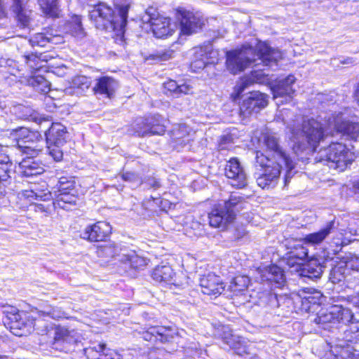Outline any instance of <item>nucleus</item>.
I'll use <instances>...</instances> for the list:
<instances>
[{
  "label": "nucleus",
  "mask_w": 359,
  "mask_h": 359,
  "mask_svg": "<svg viewBox=\"0 0 359 359\" xmlns=\"http://www.w3.org/2000/svg\"><path fill=\"white\" fill-rule=\"evenodd\" d=\"M294 146L293 149L304 150L305 142L316 149L318 143L328 135L341 134L351 139L356 140L359 136V123L346 120L341 113L332 114L327 121L326 126L313 119L304 120L300 128L292 130Z\"/></svg>",
  "instance_id": "1"
},
{
  "label": "nucleus",
  "mask_w": 359,
  "mask_h": 359,
  "mask_svg": "<svg viewBox=\"0 0 359 359\" xmlns=\"http://www.w3.org/2000/svg\"><path fill=\"white\" fill-rule=\"evenodd\" d=\"M282 58V53L270 47L266 42L259 41L256 46L245 44L241 48L226 53L227 69L236 74L248 67L263 66L273 67Z\"/></svg>",
  "instance_id": "2"
},
{
  "label": "nucleus",
  "mask_w": 359,
  "mask_h": 359,
  "mask_svg": "<svg viewBox=\"0 0 359 359\" xmlns=\"http://www.w3.org/2000/svg\"><path fill=\"white\" fill-rule=\"evenodd\" d=\"M130 4L118 5L113 8L105 2L100 1L94 5L90 12V20L96 28L107 30L111 28L117 32L116 39L123 40L128 22Z\"/></svg>",
  "instance_id": "3"
},
{
  "label": "nucleus",
  "mask_w": 359,
  "mask_h": 359,
  "mask_svg": "<svg viewBox=\"0 0 359 359\" xmlns=\"http://www.w3.org/2000/svg\"><path fill=\"white\" fill-rule=\"evenodd\" d=\"M260 158L259 163L260 171L259 176L257 178V183L262 189L273 188L279 179L282 165L284 164L287 168L285 175V184L292 176L294 165L292 158Z\"/></svg>",
  "instance_id": "4"
},
{
  "label": "nucleus",
  "mask_w": 359,
  "mask_h": 359,
  "mask_svg": "<svg viewBox=\"0 0 359 359\" xmlns=\"http://www.w3.org/2000/svg\"><path fill=\"white\" fill-rule=\"evenodd\" d=\"M4 314V325L13 334L24 337L34 331L38 320L32 311L9 305L6 307Z\"/></svg>",
  "instance_id": "5"
},
{
  "label": "nucleus",
  "mask_w": 359,
  "mask_h": 359,
  "mask_svg": "<svg viewBox=\"0 0 359 359\" xmlns=\"http://www.w3.org/2000/svg\"><path fill=\"white\" fill-rule=\"evenodd\" d=\"M243 198L231 195L229 200L216 205L208 214L210 225L215 228L225 229L233 222L236 212L245 208Z\"/></svg>",
  "instance_id": "6"
},
{
  "label": "nucleus",
  "mask_w": 359,
  "mask_h": 359,
  "mask_svg": "<svg viewBox=\"0 0 359 359\" xmlns=\"http://www.w3.org/2000/svg\"><path fill=\"white\" fill-rule=\"evenodd\" d=\"M353 314L349 309L341 305H332L326 311H321L314 322L324 330H330L338 323L346 325L352 321Z\"/></svg>",
  "instance_id": "7"
},
{
  "label": "nucleus",
  "mask_w": 359,
  "mask_h": 359,
  "mask_svg": "<svg viewBox=\"0 0 359 359\" xmlns=\"http://www.w3.org/2000/svg\"><path fill=\"white\" fill-rule=\"evenodd\" d=\"M112 226L106 221H97L86 226L80 237L90 243L106 242L112 234Z\"/></svg>",
  "instance_id": "8"
},
{
  "label": "nucleus",
  "mask_w": 359,
  "mask_h": 359,
  "mask_svg": "<svg viewBox=\"0 0 359 359\" xmlns=\"http://www.w3.org/2000/svg\"><path fill=\"white\" fill-rule=\"evenodd\" d=\"M177 18L180 20L181 36L196 34L202 29L204 25V20L201 16L184 9L177 10Z\"/></svg>",
  "instance_id": "9"
},
{
  "label": "nucleus",
  "mask_w": 359,
  "mask_h": 359,
  "mask_svg": "<svg viewBox=\"0 0 359 359\" xmlns=\"http://www.w3.org/2000/svg\"><path fill=\"white\" fill-rule=\"evenodd\" d=\"M267 95L259 91H252L242 97L240 105V112L243 117H247L253 113H257L266 107Z\"/></svg>",
  "instance_id": "10"
},
{
  "label": "nucleus",
  "mask_w": 359,
  "mask_h": 359,
  "mask_svg": "<svg viewBox=\"0 0 359 359\" xmlns=\"http://www.w3.org/2000/svg\"><path fill=\"white\" fill-rule=\"evenodd\" d=\"M11 135L13 137L15 147L18 149H30L25 146L27 143H43V139L40 132L30 130L26 127L14 128L11 130Z\"/></svg>",
  "instance_id": "11"
},
{
  "label": "nucleus",
  "mask_w": 359,
  "mask_h": 359,
  "mask_svg": "<svg viewBox=\"0 0 359 359\" xmlns=\"http://www.w3.org/2000/svg\"><path fill=\"white\" fill-rule=\"evenodd\" d=\"M118 83L117 81L109 76H102L96 79L93 87V93L95 95H102L103 97L111 99L114 97Z\"/></svg>",
  "instance_id": "12"
},
{
  "label": "nucleus",
  "mask_w": 359,
  "mask_h": 359,
  "mask_svg": "<svg viewBox=\"0 0 359 359\" xmlns=\"http://www.w3.org/2000/svg\"><path fill=\"white\" fill-rule=\"evenodd\" d=\"M201 292L207 295L217 296L224 290V283L221 278L214 273H208L200 279Z\"/></svg>",
  "instance_id": "13"
},
{
  "label": "nucleus",
  "mask_w": 359,
  "mask_h": 359,
  "mask_svg": "<svg viewBox=\"0 0 359 359\" xmlns=\"http://www.w3.org/2000/svg\"><path fill=\"white\" fill-rule=\"evenodd\" d=\"M225 174L231 179L232 186L241 188L246 184V175L238 158H230L225 165Z\"/></svg>",
  "instance_id": "14"
},
{
  "label": "nucleus",
  "mask_w": 359,
  "mask_h": 359,
  "mask_svg": "<svg viewBox=\"0 0 359 359\" xmlns=\"http://www.w3.org/2000/svg\"><path fill=\"white\" fill-rule=\"evenodd\" d=\"M295 77L293 75H289L285 79L278 81V84L272 88L273 98H285V101L281 100L280 103L290 102L294 93L292 86L295 82Z\"/></svg>",
  "instance_id": "15"
},
{
  "label": "nucleus",
  "mask_w": 359,
  "mask_h": 359,
  "mask_svg": "<svg viewBox=\"0 0 359 359\" xmlns=\"http://www.w3.org/2000/svg\"><path fill=\"white\" fill-rule=\"evenodd\" d=\"M324 266L319 259H311L299 271V276L304 281H316L319 279L323 273Z\"/></svg>",
  "instance_id": "16"
},
{
  "label": "nucleus",
  "mask_w": 359,
  "mask_h": 359,
  "mask_svg": "<svg viewBox=\"0 0 359 359\" xmlns=\"http://www.w3.org/2000/svg\"><path fill=\"white\" fill-rule=\"evenodd\" d=\"M77 199L76 194L57 193L50 202L55 209L70 211L76 209Z\"/></svg>",
  "instance_id": "17"
},
{
  "label": "nucleus",
  "mask_w": 359,
  "mask_h": 359,
  "mask_svg": "<svg viewBox=\"0 0 359 359\" xmlns=\"http://www.w3.org/2000/svg\"><path fill=\"white\" fill-rule=\"evenodd\" d=\"M163 92L168 95L179 97L182 95L191 94L193 92V87L187 82L177 83L169 79L163 83Z\"/></svg>",
  "instance_id": "18"
},
{
  "label": "nucleus",
  "mask_w": 359,
  "mask_h": 359,
  "mask_svg": "<svg viewBox=\"0 0 359 359\" xmlns=\"http://www.w3.org/2000/svg\"><path fill=\"white\" fill-rule=\"evenodd\" d=\"M52 348L63 351L65 349V344L69 343L72 339L73 335L72 331L68 328L61 325H55L54 336L53 337Z\"/></svg>",
  "instance_id": "19"
},
{
  "label": "nucleus",
  "mask_w": 359,
  "mask_h": 359,
  "mask_svg": "<svg viewBox=\"0 0 359 359\" xmlns=\"http://www.w3.org/2000/svg\"><path fill=\"white\" fill-rule=\"evenodd\" d=\"M262 280L269 282L276 287L283 286L285 280L283 271L276 265L265 268L262 273Z\"/></svg>",
  "instance_id": "20"
},
{
  "label": "nucleus",
  "mask_w": 359,
  "mask_h": 359,
  "mask_svg": "<svg viewBox=\"0 0 359 359\" xmlns=\"http://www.w3.org/2000/svg\"><path fill=\"white\" fill-rule=\"evenodd\" d=\"M87 359H114V351L107 348L103 343L89 346L84 349Z\"/></svg>",
  "instance_id": "21"
},
{
  "label": "nucleus",
  "mask_w": 359,
  "mask_h": 359,
  "mask_svg": "<svg viewBox=\"0 0 359 359\" xmlns=\"http://www.w3.org/2000/svg\"><path fill=\"white\" fill-rule=\"evenodd\" d=\"M66 127L60 123H53L50 127L45 133L46 141L57 142H66Z\"/></svg>",
  "instance_id": "22"
},
{
  "label": "nucleus",
  "mask_w": 359,
  "mask_h": 359,
  "mask_svg": "<svg viewBox=\"0 0 359 359\" xmlns=\"http://www.w3.org/2000/svg\"><path fill=\"white\" fill-rule=\"evenodd\" d=\"M13 17L16 20L17 26L20 29L27 28L32 21V11L26 8V6L11 8Z\"/></svg>",
  "instance_id": "23"
},
{
  "label": "nucleus",
  "mask_w": 359,
  "mask_h": 359,
  "mask_svg": "<svg viewBox=\"0 0 359 359\" xmlns=\"http://www.w3.org/2000/svg\"><path fill=\"white\" fill-rule=\"evenodd\" d=\"M266 75L263 72L262 69H257L251 72L250 75L237 84L235 87V91L239 96L247 86L252 83H263Z\"/></svg>",
  "instance_id": "24"
},
{
  "label": "nucleus",
  "mask_w": 359,
  "mask_h": 359,
  "mask_svg": "<svg viewBox=\"0 0 359 359\" xmlns=\"http://www.w3.org/2000/svg\"><path fill=\"white\" fill-rule=\"evenodd\" d=\"M38 4L46 17L55 19L61 16L58 0H38Z\"/></svg>",
  "instance_id": "25"
},
{
  "label": "nucleus",
  "mask_w": 359,
  "mask_h": 359,
  "mask_svg": "<svg viewBox=\"0 0 359 359\" xmlns=\"http://www.w3.org/2000/svg\"><path fill=\"white\" fill-rule=\"evenodd\" d=\"M333 227L334 221L328 222L326 226L319 231L306 235L304 238L305 243L311 245L320 244L332 232Z\"/></svg>",
  "instance_id": "26"
},
{
  "label": "nucleus",
  "mask_w": 359,
  "mask_h": 359,
  "mask_svg": "<svg viewBox=\"0 0 359 359\" xmlns=\"http://www.w3.org/2000/svg\"><path fill=\"white\" fill-rule=\"evenodd\" d=\"M20 194L22 198L29 201L36 199L38 201L47 202L50 201L52 199V193L48 190L47 185H46V188L43 189H36L35 191L32 189L22 190Z\"/></svg>",
  "instance_id": "27"
},
{
  "label": "nucleus",
  "mask_w": 359,
  "mask_h": 359,
  "mask_svg": "<svg viewBox=\"0 0 359 359\" xmlns=\"http://www.w3.org/2000/svg\"><path fill=\"white\" fill-rule=\"evenodd\" d=\"M177 29V25L168 17L158 15V39H165L172 36Z\"/></svg>",
  "instance_id": "28"
},
{
  "label": "nucleus",
  "mask_w": 359,
  "mask_h": 359,
  "mask_svg": "<svg viewBox=\"0 0 359 359\" xmlns=\"http://www.w3.org/2000/svg\"><path fill=\"white\" fill-rule=\"evenodd\" d=\"M222 341L230 348L234 350L235 353L238 355H241L245 353V347L243 346L242 341L239 336L234 335L231 332H229L222 337Z\"/></svg>",
  "instance_id": "29"
},
{
  "label": "nucleus",
  "mask_w": 359,
  "mask_h": 359,
  "mask_svg": "<svg viewBox=\"0 0 359 359\" xmlns=\"http://www.w3.org/2000/svg\"><path fill=\"white\" fill-rule=\"evenodd\" d=\"M76 186L75 177L64 175L59 178L57 184V193L74 194Z\"/></svg>",
  "instance_id": "30"
},
{
  "label": "nucleus",
  "mask_w": 359,
  "mask_h": 359,
  "mask_svg": "<svg viewBox=\"0 0 359 359\" xmlns=\"http://www.w3.org/2000/svg\"><path fill=\"white\" fill-rule=\"evenodd\" d=\"M264 142L267 149L279 157H287L285 151L279 145L278 139L274 134L266 133L264 135Z\"/></svg>",
  "instance_id": "31"
},
{
  "label": "nucleus",
  "mask_w": 359,
  "mask_h": 359,
  "mask_svg": "<svg viewBox=\"0 0 359 359\" xmlns=\"http://www.w3.org/2000/svg\"><path fill=\"white\" fill-rule=\"evenodd\" d=\"M324 298L325 297L320 291L309 292L302 297V306L306 311H310L312 305L321 304Z\"/></svg>",
  "instance_id": "32"
},
{
  "label": "nucleus",
  "mask_w": 359,
  "mask_h": 359,
  "mask_svg": "<svg viewBox=\"0 0 359 359\" xmlns=\"http://www.w3.org/2000/svg\"><path fill=\"white\" fill-rule=\"evenodd\" d=\"M210 57H212L208 56V53L203 48H199L196 51V59L191 62V67L194 71L202 69L208 64L215 62Z\"/></svg>",
  "instance_id": "33"
},
{
  "label": "nucleus",
  "mask_w": 359,
  "mask_h": 359,
  "mask_svg": "<svg viewBox=\"0 0 359 359\" xmlns=\"http://www.w3.org/2000/svg\"><path fill=\"white\" fill-rule=\"evenodd\" d=\"M55 326V324L54 323L47 324L38 332L39 344L41 345H47L52 348Z\"/></svg>",
  "instance_id": "34"
},
{
  "label": "nucleus",
  "mask_w": 359,
  "mask_h": 359,
  "mask_svg": "<svg viewBox=\"0 0 359 359\" xmlns=\"http://www.w3.org/2000/svg\"><path fill=\"white\" fill-rule=\"evenodd\" d=\"M174 272L168 265L158 266V283L162 287L174 285Z\"/></svg>",
  "instance_id": "35"
},
{
  "label": "nucleus",
  "mask_w": 359,
  "mask_h": 359,
  "mask_svg": "<svg viewBox=\"0 0 359 359\" xmlns=\"http://www.w3.org/2000/svg\"><path fill=\"white\" fill-rule=\"evenodd\" d=\"M189 132L190 128L186 124H179L170 131V137L174 142L182 144L185 142L184 139L189 135Z\"/></svg>",
  "instance_id": "36"
},
{
  "label": "nucleus",
  "mask_w": 359,
  "mask_h": 359,
  "mask_svg": "<svg viewBox=\"0 0 359 359\" xmlns=\"http://www.w3.org/2000/svg\"><path fill=\"white\" fill-rule=\"evenodd\" d=\"M118 246L115 243H109L97 246L95 253L97 257L111 258L118 254Z\"/></svg>",
  "instance_id": "37"
},
{
  "label": "nucleus",
  "mask_w": 359,
  "mask_h": 359,
  "mask_svg": "<svg viewBox=\"0 0 359 359\" xmlns=\"http://www.w3.org/2000/svg\"><path fill=\"white\" fill-rule=\"evenodd\" d=\"M25 59V67L32 73L39 71L41 68V63L42 60L41 55L36 53H30L23 56Z\"/></svg>",
  "instance_id": "38"
},
{
  "label": "nucleus",
  "mask_w": 359,
  "mask_h": 359,
  "mask_svg": "<svg viewBox=\"0 0 359 359\" xmlns=\"http://www.w3.org/2000/svg\"><path fill=\"white\" fill-rule=\"evenodd\" d=\"M324 162L330 168L337 170L338 172H342L348 165L353 163L352 159L346 161L345 158H320L318 162Z\"/></svg>",
  "instance_id": "39"
},
{
  "label": "nucleus",
  "mask_w": 359,
  "mask_h": 359,
  "mask_svg": "<svg viewBox=\"0 0 359 359\" xmlns=\"http://www.w3.org/2000/svg\"><path fill=\"white\" fill-rule=\"evenodd\" d=\"M67 24L74 35L78 36L83 34L81 15H72Z\"/></svg>",
  "instance_id": "40"
},
{
  "label": "nucleus",
  "mask_w": 359,
  "mask_h": 359,
  "mask_svg": "<svg viewBox=\"0 0 359 359\" xmlns=\"http://www.w3.org/2000/svg\"><path fill=\"white\" fill-rule=\"evenodd\" d=\"M71 85L74 88H79L81 90H88L91 85L90 77L83 75H76L72 77Z\"/></svg>",
  "instance_id": "41"
},
{
  "label": "nucleus",
  "mask_w": 359,
  "mask_h": 359,
  "mask_svg": "<svg viewBox=\"0 0 359 359\" xmlns=\"http://www.w3.org/2000/svg\"><path fill=\"white\" fill-rule=\"evenodd\" d=\"M250 280L246 276H237L229 285L230 290L235 294L245 290L249 284Z\"/></svg>",
  "instance_id": "42"
},
{
  "label": "nucleus",
  "mask_w": 359,
  "mask_h": 359,
  "mask_svg": "<svg viewBox=\"0 0 359 359\" xmlns=\"http://www.w3.org/2000/svg\"><path fill=\"white\" fill-rule=\"evenodd\" d=\"M25 146L30 149L19 150L22 155H27L28 157H36L41 154L43 150V143H27Z\"/></svg>",
  "instance_id": "43"
},
{
  "label": "nucleus",
  "mask_w": 359,
  "mask_h": 359,
  "mask_svg": "<svg viewBox=\"0 0 359 359\" xmlns=\"http://www.w3.org/2000/svg\"><path fill=\"white\" fill-rule=\"evenodd\" d=\"M65 143V142L46 141L48 155L52 157H62L63 151L62 147Z\"/></svg>",
  "instance_id": "44"
},
{
  "label": "nucleus",
  "mask_w": 359,
  "mask_h": 359,
  "mask_svg": "<svg viewBox=\"0 0 359 359\" xmlns=\"http://www.w3.org/2000/svg\"><path fill=\"white\" fill-rule=\"evenodd\" d=\"M234 137L231 133H226L222 135L218 142V150L222 151L233 148Z\"/></svg>",
  "instance_id": "45"
},
{
  "label": "nucleus",
  "mask_w": 359,
  "mask_h": 359,
  "mask_svg": "<svg viewBox=\"0 0 359 359\" xmlns=\"http://www.w3.org/2000/svg\"><path fill=\"white\" fill-rule=\"evenodd\" d=\"M158 341L162 342L170 341L175 337V330L168 326H158Z\"/></svg>",
  "instance_id": "46"
},
{
  "label": "nucleus",
  "mask_w": 359,
  "mask_h": 359,
  "mask_svg": "<svg viewBox=\"0 0 359 359\" xmlns=\"http://www.w3.org/2000/svg\"><path fill=\"white\" fill-rule=\"evenodd\" d=\"M125 264L127 267L134 270H140L145 265V261L142 257L134 255L128 256L126 259Z\"/></svg>",
  "instance_id": "47"
},
{
  "label": "nucleus",
  "mask_w": 359,
  "mask_h": 359,
  "mask_svg": "<svg viewBox=\"0 0 359 359\" xmlns=\"http://www.w3.org/2000/svg\"><path fill=\"white\" fill-rule=\"evenodd\" d=\"M265 299V302L268 306L272 309L278 308L280 306V302L283 300L287 301L288 302H290V299H287L283 296H278L277 294L271 292L268 293Z\"/></svg>",
  "instance_id": "48"
},
{
  "label": "nucleus",
  "mask_w": 359,
  "mask_h": 359,
  "mask_svg": "<svg viewBox=\"0 0 359 359\" xmlns=\"http://www.w3.org/2000/svg\"><path fill=\"white\" fill-rule=\"evenodd\" d=\"M330 150L334 153V157H348L350 155L346 147L341 143L332 144Z\"/></svg>",
  "instance_id": "49"
},
{
  "label": "nucleus",
  "mask_w": 359,
  "mask_h": 359,
  "mask_svg": "<svg viewBox=\"0 0 359 359\" xmlns=\"http://www.w3.org/2000/svg\"><path fill=\"white\" fill-rule=\"evenodd\" d=\"M12 165L10 158H7V161L0 160V180H6L9 177Z\"/></svg>",
  "instance_id": "50"
},
{
  "label": "nucleus",
  "mask_w": 359,
  "mask_h": 359,
  "mask_svg": "<svg viewBox=\"0 0 359 359\" xmlns=\"http://www.w3.org/2000/svg\"><path fill=\"white\" fill-rule=\"evenodd\" d=\"M41 201H38L36 203H32L30 205L32 208L33 211L35 212H39L42 214L43 215H48V213H50V208L53 204L51 202H49L48 204H44L42 203H40Z\"/></svg>",
  "instance_id": "51"
},
{
  "label": "nucleus",
  "mask_w": 359,
  "mask_h": 359,
  "mask_svg": "<svg viewBox=\"0 0 359 359\" xmlns=\"http://www.w3.org/2000/svg\"><path fill=\"white\" fill-rule=\"evenodd\" d=\"M345 338L347 341L357 343L359 341V327L353 326L349 330L345 331Z\"/></svg>",
  "instance_id": "52"
},
{
  "label": "nucleus",
  "mask_w": 359,
  "mask_h": 359,
  "mask_svg": "<svg viewBox=\"0 0 359 359\" xmlns=\"http://www.w3.org/2000/svg\"><path fill=\"white\" fill-rule=\"evenodd\" d=\"M121 177L123 181L130 183L137 182L140 180V176L137 172L128 170L123 171L121 174Z\"/></svg>",
  "instance_id": "53"
},
{
  "label": "nucleus",
  "mask_w": 359,
  "mask_h": 359,
  "mask_svg": "<svg viewBox=\"0 0 359 359\" xmlns=\"http://www.w3.org/2000/svg\"><path fill=\"white\" fill-rule=\"evenodd\" d=\"M174 51L167 50L162 53H158V60L166 61L173 57Z\"/></svg>",
  "instance_id": "54"
},
{
  "label": "nucleus",
  "mask_w": 359,
  "mask_h": 359,
  "mask_svg": "<svg viewBox=\"0 0 359 359\" xmlns=\"http://www.w3.org/2000/svg\"><path fill=\"white\" fill-rule=\"evenodd\" d=\"M46 79L43 76L40 75H35V76H31L29 79V82L31 83L32 85H40L41 83L46 82Z\"/></svg>",
  "instance_id": "55"
},
{
  "label": "nucleus",
  "mask_w": 359,
  "mask_h": 359,
  "mask_svg": "<svg viewBox=\"0 0 359 359\" xmlns=\"http://www.w3.org/2000/svg\"><path fill=\"white\" fill-rule=\"evenodd\" d=\"M8 15V10L4 0H0V20L7 18Z\"/></svg>",
  "instance_id": "56"
},
{
  "label": "nucleus",
  "mask_w": 359,
  "mask_h": 359,
  "mask_svg": "<svg viewBox=\"0 0 359 359\" xmlns=\"http://www.w3.org/2000/svg\"><path fill=\"white\" fill-rule=\"evenodd\" d=\"M299 259H304L308 257V250L303 246H300L299 251L295 255Z\"/></svg>",
  "instance_id": "57"
},
{
  "label": "nucleus",
  "mask_w": 359,
  "mask_h": 359,
  "mask_svg": "<svg viewBox=\"0 0 359 359\" xmlns=\"http://www.w3.org/2000/svg\"><path fill=\"white\" fill-rule=\"evenodd\" d=\"M48 40L46 39V37L43 36V34L39 33L35 36V43L38 45H40L41 46H43L45 44L40 43L47 42Z\"/></svg>",
  "instance_id": "58"
},
{
  "label": "nucleus",
  "mask_w": 359,
  "mask_h": 359,
  "mask_svg": "<svg viewBox=\"0 0 359 359\" xmlns=\"http://www.w3.org/2000/svg\"><path fill=\"white\" fill-rule=\"evenodd\" d=\"M12 5L11 8L20 7V6H26L29 0H11Z\"/></svg>",
  "instance_id": "59"
},
{
  "label": "nucleus",
  "mask_w": 359,
  "mask_h": 359,
  "mask_svg": "<svg viewBox=\"0 0 359 359\" xmlns=\"http://www.w3.org/2000/svg\"><path fill=\"white\" fill-rule=\"evenodd\" d=\"M346 354H347L346 351L344 350V348H341L339 353H337L334 355L337 358H340L341 359H344V358H345V355H346Z\"/></svg>",
  "instance_id": "60"
},
{
  "label": "nucleus",
  "mask_w": 359,
  "mask_h": 359,
  "mask_svg": "<svg viewBox=\"0 0 359 359\" xmlns=\"http://www.w3.org/2000/svg\"><path fill=\"white\" fill-rule=\"evenodd\" d=\"M39 315L41 316H52L53 315V313L52 312H46V311H39Z\"/></svg>",
  "instance_id": "61"
},
{
  "label": "nucleus",
  "mask_w": 359,
  "mask_h": 359,
  "mask_svg": "<svg viewBox=\"0 0 359 359\" xmlns=\"http://www.w3.org/2000/svg\"><path fill=\"white\" fill-rule=\"evenodd\" d=\"M8 149V146H4V145L0 144V152L1 154H5L6 152H7Z\"/></svg>",
  "instance_id": "62"
},
{
  "label": "nucleus",
  "mask_w": 359,
  "mask_h": 359,
  "mask_svg": "<svg viewBox=\"0 0 359 359\" xmlns=\"http://www.w3.org/2000/svg\"><path fill=\"white\" fill-rule=\"evenodd\" d=\"M27 158H23V159H22V161L21 162H20L19 163H20V165H22V166L25 167V168H28V167H29V165H27ZM29 168H30L31 169H32V167L29 166Z\"/></svg>",
  "instance_id": "63"
},
{
  "label": "nucleus",
  "mask_w": 359,
  "mask_h": 359,
  "mask_svg": "<svg viewBox=\"0 0 359 359\" xmlns=\"http://www.w3.org/2000/svg\"><path fill=\"white\" fill-rule=\"evenodd\" d=\"M354 95H355V98L359 101V83L357 85Z\"/></svg>",
  "instance_id": "64"
}]
</instances>
